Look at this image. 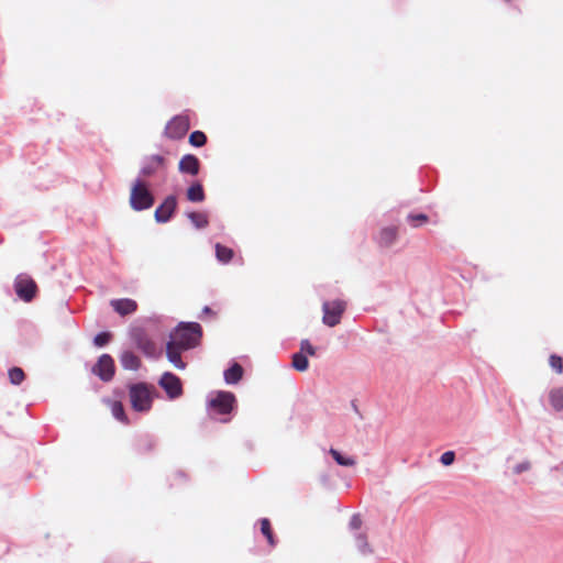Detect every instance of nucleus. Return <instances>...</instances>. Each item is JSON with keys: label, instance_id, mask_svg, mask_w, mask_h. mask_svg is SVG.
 <instances>
[{"label": "nucleus", "instance_id": "nucleus-4", "mask_svg": "<svg viewBox=\"0 0 563 563\" xmlns=\"http://www.w3.org/2000/svg\"><path fill=\"white\" fill-rule=\"evenodd\" d=\"M236 402L234 394L230 391H218L208 401V410L211 417L230 415Z\"/></svg>", "mask_w": 563, "mask_h": 563}, {"label": "nucleus", "instance_id": "nucleus-15", "mask_svg": "<svg viewBox=\"0 0 563 563\" xmlns=\"http://www.w3.org/2000/svg\"><path fill=\"white\" fill-rule=\"evenodd\" d=\"M164 167L165 158L161 155H152L146 159L144 166L142 167L141 175L144 177H150Z\"/></svg>", "mask_w": 563, "mask_h": 563}, {"label": "nucleus", "instance_id": "nucleus-27", "mask_svg": "<svg viewBox=\"0 0 563 563\" xmlns=\"http://www.w3.org/2000/svg\"><path fill=\"white\" fill-rule=\"evenodd\" d=\"M8 375L10 383L13 385H20L25 378V374L21 367L10 368Z\"/></svg>", "mask_w": 563, "mask_h": 563}, {"label": "nucleus", "instance_id": "nucleus-13", "mask_svg": "<svg viewBox=\"0 0 563 563\" xmlns=\"http://www.w3.org/2000/svg\"><path fill=\"white\" fill-rule=\"evenodd\" d=\"M110 305L122 317L132 314L137 310L136 301L130 298L113 299L110 301Z\"/></svg>", "mask_w": 563, "mask_h": 563}, {"label": "nucleus", "instance_id": "nucleus-1", "mask_svg": "<svg viewBox=\"0 0 563 563\" xmlns=\"http://www.w3.org/2000/svg\"><path fill=\"white\" fill-rule=\"evenodd\" d=\"M202 335L201 327L196 322L180 323L172 335V341L176 342L185 350L198 345Z\"/></svg>", "mask_w": 563, "mask_h": 563}, {"label": "nucleus", "instance_id": "nucleus-5", "mask_svg": "<svg viewBox=\"0 0 563 563\" xmlns=\"http://www.w3.org/2000/svg\"><path fill=\"white\" fill-rule=\"evenodd\" d=\"M190 129V119L188 114H178L172 118L165 129L164 135L170 140L183 139Z\"/></svg>", "mask_w": 563, "mask_h": 563}, {"label": "nucleus", "instance_id": "nucleus-17", "mask_svg": "<svg viewBox=\"0 0 563 563\" xmlns=\"http://www.w3.org/2000/svg\"><path fill=\"white\" fill-rule=\"evenodd\" d=\"M398 230L396 227L384 228L379 233V244L390 246L397 239Z\"/></svg>", "mask_w": 563, "mask_h": 563}, {"label": "nucleus", "instance_id": "nucleus-14", "mask_svg": "<svg viewBox=\"0 0 563 563\" xmlns=\"http://www.w3.org/2000/svg\"><path fill=\"white\" fill-rule=\"evenodd\" d=\"M184 349L172 340L166 344V355L168 361L178 369H184L186 364L181 360V351Z\"/></svg>", "mask_w": 563, "mask_h": 563}, {"label": "nucleus", "instance_id": "nucleus-20", "mask_svg": "<svg viewBox=\"0 0 563 563\" xmlns=\"http://www.w3.org/2000/svg\"><path fill=\"white\" fill-rule=\"evenodd\" d=\"M549 401L556 411L563 410V388H553L549 393Z\"/></svg>", "mask_w": 563, "mask_h": 563}, {"label": "nucleus", "instance_id": "nucleus-23", "mask_svg": "<svg viewBox=\"0 0 563 563\" xmlns=\"http://www.w3.org/2000/svg\"><path fill=\"white\" fill-rule=\"evenodd\" d=\"M291 365L292 367L298 371V372H305L308 366H309V362H308V357L306 354H303L302 352H297L292 355V362H291Z\"/></svg>", "mask_w": 563, "mask_h": 563}, {"label": "nucleus", "instance_id": "nucleus-6", "mask_svg": "<svg viewBox=\"0 0 563 563\" xmlns=\"http://www.w3.org/2000/svg\"><path fill=\"white\" fill-rule=\"evenodd\" d=\"M346 309V302L341 299L324 301L322 305V321L328 327H335L341 322L342 314Z\"/></svg>", "mask_w": 563, "mask_h": 563}, {"label": "nucleus", "instance_id": "nucleus-16", "mask_svg": "<svg viewBox=\"0 0 563 563\" xmlns=\"http://www.w3.org/2000/svg\"><path fill=\"white\" fill-rule=\"evenodd\" d=\"M121 365L124 369L136 371L141 366V360L131 351H124L120 356Z\"/></svg>", "mask_w": 563, "mask_h": 563}, {"label": "nucleus", "instance_id": "nucleus-36", "mask_svg": "<svg viewBox=\"0 0 563 563\" xmlns=\"http://www.w3.org/2000/svg\"><path fill=\"white\" fill-rule=\"evenodd\" d=\"M529 468V464H519L517 467H516V473H521L526 470Z\"/></svg>", "mask_w": 563, "mask_h": 563}, {"label": "nucleus", "instance_id": "nucleus-21", "mask_svg": "<svg viewBox=\"0 0 563 563\" xmlns=\"http://www.w3.org/2000/svg\"><path fill=\"white\" fill-rule=\"evenodd\" d=\"M234 252L232 249L224 246L220 243L216 244V256L221 263H229L233 258Z\"/></svg>", "mask_w": 563, "mask_h": 563}, {"label": "nucleus", "instance_id": "nucleus-35", "mask_svg": "<svg viewBox=\"0 0 563 563\" xmlns=\"http://www.w3.org/2000/svg\"><path fill=\"white\" fill-rule=\"evenodd\" d=\"M361 525H362L361 518L358 516H353L351 519L350 526L353 529L357 530V529H360Z\"/></svg>", "mask_w": 563, "mask_h": 563}, {"label": "nucleus", "instance_id": "nucleus-31", "mask_svg": "<svg viewBox=\"0 0 563 563\" xmlns=\"http://www.w3.org/2000/svg\"><path fill=\"white\" fill-rule=\"evenodd\" d=\"M110 340L111 334L109 332H101L95 336L93 342L97 346H104Z\"/></svg>", "mask_w": 563, "mask_h": 563}, {"label": "nucleus", "instance_id": "nucleus-10", "mask_svg": "<svg viewBox=\"0 0 563 563\" xmlns=\"http://www.w3.org/2000/svg\"><path fill=\"white\" fill-rule=\"evenodd\" d=\"M159 385L170 399L178 398L183 394L181 382L178 376L173 373L166 372L159 379Z\"/></svg>", "mask_w": 563, "mask_h": 563}, {"label": "nucleus", "instance_id": "nucleus-7", "mask_svg": "<svg viewBox=\"0 0 563 563\" xmlns=\"http://www.w3.org/2000/svg\"><path fill=\"white\" fill-rule=\"evenodd\" d=\"M134 345L148 357L158 355L157 346L143 328H133L130 332Z\"/></svg>", "mask_w": 563, "mask_h": 563}, {"label": "nucleus", "instance_id": "nucleus-33", "mask_svg": "<svg viewBox=\"0 0 563 563\" xmlns=\"http://www.w3.org/2000/svg\"><path fill=\"white\" fill-rule=\"evenodd\" d=\"M454 460L455 453L453 451H446L440 457L441 463L445 466L451 465L454 462Z\"/></svg>", "mask_w": 563, "mask_h": 563}, {"label": "nucleus", "instance_id": "nucleus-22", "mask_svg": "<svg viewBox=\"0 0 563 563\" xmlns=\"http://www.w3.org/2000/svg\"><path fill=\"white\" fill-rule=\"evenodd\" d=\"M260 523H261V531L265 536V538L267 539L268 544L271 547H275L276 545V539H275V536L273 533L271 521L267 518H263V519H261Z\"/></svg>", "mask_w": 563, "mask_h": 563}, {"label": "nucleus", "instance_id": "nucleus-2", "mask_svg": "<svg viewBox=\"0 0 563 563\" xmlns=\"http://www.w3.org/2000/svg\"><path fill=\"white\" fill-rule=\"evenodd\" d=\"M155 388L145 383L133 384L129 388L131 406L135 411H148L152 407Z\"/></svg>", "mask_w": 563, "mask_h": 563}, {"label": "nucleus", "instance_id": "nucleus-37", "mask_svg": "<svg viewBox=\"0 0 563 563\" xmlns=\"http://www.w3.org/2000/svg\"><path fill=\"white\" fill-rule=\"evenodd\" d=\"M202 312L206 313V314H210L211 317H216V312L212 311V309L208 306H206L203 309H202Z\"/></svg>", "mask_w": 563, "mask_h": 563}, {"label": "nucleus", "instance_id": "nucleus-3", "mask_svg": "<svg viewBox=\"0 0 563 563\" xmlns=\"http://www.w3.org/2000/svg\"><path fill=\"white\" fill-rule=\"evenodd\" d=\"M154 196L143 180H135L130 191V206L135 211L150 209L154 205Z\"/></svg>", "mask_w": 563, "mask_h": 563}, {"label": "nucleus", "instance_id": "nucleus-34", "mask_svg": "<svg viewBox=\"0 0 563 563\" xmlns=\"http://www.w3.org/2000/svg\"><path fill=\"white\" fill-rule=\"evenodd\" d=\"M357 543H358V548L364 551L366 548H367V541H366V537L364 534H358L357 536Z\"/></svg>", "mask_w": 563, "mask_h": 563}, {"label": "nucleus", "instance_id": "nucleus-26", "mask_svg": "<svg viewBox=\"0 0 563 563\" xmlns=\"http://www.w3.org/2000/svg\"><path fill=\"white\" fill-rule=\"evenodd\" d=\"M111 412L115 419L123 423H128V417L125 415L123 405L120 401H113L111 404Z\"/></svg>", "mask_w": 563, "mask_h": 563}, {"label": "nucleus", "instance_id": "nucleus-29", "mask_svg": "<svg viewBox=\"0 0 563 563\" xmlns=\"http://www.w3.org/2000/svg\"><path fill=\"white\" fill-rule=\"evenodd\" d=\"M549 364L556 372V374L563 373V358L560 355H550Z\"/></svg>", "mask_w": 563, "mask_h": 563}, {"label": "nucleus", "instance_id": "nucleus-32", "mask_svg": "<svg viewBox=\"0 0 563 563\" xmlns=\"http://www.w3.org/2000/svg\"><path fill=\"white\" fill-rule=\"evenodd\" d=\"M306 355L313 356L316 354V349L312 346V344L308 340H302L300 343V351Z\"/></svg>", "mask_w": 563, "mask_h": 563}, {"label": "nucleus", "instance_id": "nucleus-25", "mask_svg": "<svg viewBox=\"0 0 563 563\" xmlns=\"http://www.w3.org/2000/svg\"><path fill=\"white\" fill-rule=\"evenodd\" d=\"M329 453L334 459V461L342 466H354L356 464L355 459L343 456L338 450L330 449Z\"/></svg>", "mask_w": 563, "mask_h": 563}, {"label": "nucleus", "instance_id": "nucleus-28", "mask_svg": "<svg viewBox=\"0 0 563 563\" xmlns=\"http://www.w3.org/2000/svg\"><path fill=\"white\" fill-rule=\"evenodd\" d=\"M189 143L195 147H201L207 143V136L201 131H194L189 135Z\"/></svg>", "mask_w": 563, "mask_h": 563}, {"label": "nucleus", "instance_id": "nucleus-8", "mask_svg": "<svg viewBox=\"0 0 563 563\" xmlns=\"http://www.w3.org/2000/svg\"><path fill=\"white\" fill-rule=\"evenodd\" d=\"M14 289L20 299L30 302L36 295V283L29 276H19L14 282Z\"/></svg>", "mask_w": 563, "mask_h": 563}, {"label": "nucleus", "instance_id": "nucleus-30", "mask_svg": "<svg viewBox=\"0 0 563 563\" xmlns=\"http://www.w3.org/2000/svg\"><path fill=\"white\" fill-rule=\"evenodd\" d=\"M407 220L413 228H417L428 222V216L424 213L409 214Z\"/></svg>", "mask_w": 563, "mask_h": 563}, {"label": "nucleus", "instance_id": "nucleus-24", "mask_svg": "<svg viewBox=\"0 0 563 563\" xmlns=\"http://www.w3.org/2000/svg\"><path fill=\"white\" fill-rule=\"evenodd\" d=\"M188 218L197 229H203L208 225V216L203 212H189Z\"/></svg>", "mask_w": 563, "mask_h": 563}, {"label": "nucleus", "instance_id": "nucleus-18", "mask_svg": "<svg viewBox=\"0 0 563 563\" xmlns=\"http://www.w3.org/2000/svg\"><path fill=\"white\" fill-rule=\"evenodd\" d=\"M243 367L234 363L230 368L224 372V379L228 384H236L243 376Z\"/></svg>", "mask_w": 563, "mask_h": 563}, {"label": "nucleus", "instance_id": "nucleus-19", "mask_svg": "<svg viewBox=\"0 0 563 563\" xmlns=\"http://www.w3.org/2000/svg\"><path fill=\"white\" fill-rule=\"evenodd\" d=\"M205 191L203 187L200 183H194L188 189H187V199L191 202H201L205 200Z\"/></svg>", "mask_w": 563, "mask_h": 563}, {"label": "nucleus", "instance_id": "nucleus-11", "mask_svg": "<svg viewBox=\"0 0 563 563\" xmlns=\"http://www.w3.org/2000/svg\"><path fill=\"white\" fill-rule=\"evenodd\" d=\"M177 207V199L175 196L170 195L165 198L162 205H159L154 213L155 220L159 223L167 222L173 213L175 212Z\"/></svg>", "mask_w": 563, "mask_h": 563}, {"label": "nucleus", "instance_id": "nucleus-12", "mask_svg": "<svg viewBox=\"0 0 563 563\" xmlns=\"http://www.w3.org/2000/svg\"><path fill=\"white\" fill-rule=\"evenodd\" d=\"M178 169L183 174L196 176L200 170V162L197 156L186 154L180 158Z\"/></svg>", "mask_w": 563, "mask_h": 563}, {"label": "nucleus", "instance_id": "nucleus-9", "mask_svg": "<svg viewBox=\"0 0 563 563\" xmlns=\"http://www.w3.org/2000/svg\"><path fill=\"white\" fill-rule=\"evenodd\" d=\"M92 373L103 382H110L115 373L114 360L109 354H102L92 367Z\"/></svg>", "mask_w": 563, "mask_h": 563}]
</instances>
